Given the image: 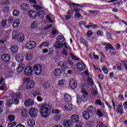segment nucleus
I'll list each match as a JSON object with an SVG mask.
<instances>
[{
	"label": "nucleus",
	"mask_w": 127,
	"mask_h": 127,
	"mask_svg": "<svg viewBox=\"0 0 127 127\" xmlns=\"http://www.w3.org/2000/svg\"><path fill=\"white\" fill-rule=\"evenodd\" d=\"M12 14L14 16H18V15H19V11L17 10H14L13 11Z\"/></svg>",
	"instance_id": "a18cd8bd"
},
{
	"label": "nucleus",
	"mask_w": 127,
	"mask_h": 127,
	"mask_svg": "<svg viewBox=\"0 0 127 127\" xmlns=\"http://www.w3.org/2000/svg\"><path fill=\"white\" fill-rule=\"evenodd\" d=\"M64 110L65 111H71L73 110V105L72 104L69 103L68 104H66L65 105H64L63 106Z\"/></svg>",
	"instance_id": "dca6fc26"
},
{
	"label": "nucleus",
	"mask_w": 127,
	"mask_h": 127,
	"mask_svg": "<svg viewBox=\"0 0 127 127\" xmlns=\"http://www.w3.org/2000/svg\"><path fill=\"white\" fill-rule=\"evenodd\" d=\"M33 57V55L29 53H26L25 55V58L27 61H30V60H31Z\"/></svg>",
	"instance_id": "c85d7f7f"
},
{
	"label": "nucleus",
	"mask_w": 127,
	"mask_h": 127,
	"mask_svg": "<svg viewBox=\"0 0 127 127\" xmlns=\"http://www.w3.org/2000/svg\"><path fill=\"white\" fill-rule=\"evenodd\" d=\"M28 13L31 18H35L37 16V12L33 10H29Z\"/></svg>",
	"instance_id": "2eb2a0df"
},
{
	"label": "nucleus",
	"mask_w": 127,
	"mask_h": 127,
	"mask_svg": "<svg viewBox=\"0 0 127 127\" xmlns=\"http://www.w3.org/2000/svg\"><path fill=\"white\" fill-rule=\"evenodd\" d=\"M64 127H70L72 126V123L69 120H66L64 123Z\"/></svg>",
	"instance_id": "cd10ccee"
},
{
	"label": "nucleus",
	"mask_w": 127,
	"mask_h": 127,
	"mask_svg": "<svg viewBox=\"0 0 127 127\" xmlns=\"http://www.w3.org/2000/svg\"><path fill=\"white\" fill-rule=\"evenodd\" d=\"M46 18H47V19L48 20V21L49 22H50V23H53V21L52 20V19H51V17H50V15H47L46 16Z\"/></svg>",
	"instance_id": "8fccbe9b"
},
{
	"label": "nucleus",
	"mask_w": 127,
	"mask_h": 127,
	"mask_svg": "<svg viewBox=\"0 0 127 127\" xmlns=\"http://www.w3.org/2000/svg\"><path fill=\"white\" fill-rule=\"evenodd\" d=\"M11 98L9 100H8L6 103V106L8 108H11V105L13 104V96H11Z\"/></svg>",
	"instance_id": "bb28decb"
},
{
	"label": "nucleus",
	"mask_w": 127,
	"mask_h": 127,
	"mask_svg": "<svg viewBox=\"0 0 127 127\" xmlns=\"http://www.w3.org/2000/svg\"><path fill=\"white\" fill-rule=\"evenodd\" d=\"M10 50L12 53H16L18 51V46L17 45H13L10 48Z\"/></svg>",
	"instance_id": "4be33fe9"
},
{
	"label": "nucleus",
	"mask_w": 127,
	"mask_h": 127,
	"mask_svg": "<svg viewBox=\"0 0 127 127\" xmlns=\"http://www.w3.org/2000/svg\"><path fill=\"white\" fill-rule=\"evenodd\" d=\"M59 42H60L61 43H63V42H64L65 41V38L62 36H58L57 38Z\"/></svg>",
	"instance_id": "e433bc0d"
},
{
	"label": "nucleus",
	"mask_w": 127,
	"mask_h": 127,
	"mask_svg": "<svg viewBox=\"0 0 127 127\" xmlns=\"http://www.w3.org/2000/svg\"><path fill=\"white\" fill-rule=\"evenodd\" d=\"M26 47L28 48L29 50H31V49L36 47V43L34 41H29L26 43Z\"/></svg>",
	"instance_id": "0eeeda50"
},
{
	"label": "nucleus",
	"mask_w": 127,
	"mask_h": 127,
	"mask_svg": "<svg viewBox=\"0 0 127 127\" xmlns=\"http://www.w3.org/2000/svg\"><path fill=\"white\" fill-rule=\"evenodd\" d=\"M58 66L63 68V69H67L68 67H67V63H64L63 61L60 62L58 64Z\"/></svg>",
	"instance_id": "aec40b11"
},
{
	"label": "nucleus",
	"mask_w": 127,
	"mask_h": 127,
	"mask_svg": "<svg viewBox=\"0 0 127 127\" xmlns=\"http://www.w3.org/2000/svg\"><path fill=\"white\" fill-rule=\"evenodd\" d=\"M62 119V116L59 115H56L54 116V120L55 121H56L57 122H58V121H60Z\"/></svg>",
	"instance_id": "a19ab883"
},
{
	"label": "nucleus",
	"mask_w": 127,
	"mask_h": 127,
	"mask_svg": "<svg viewBox=\"0 0 127 127\" xmlns=\"http://www.w3.org/2000/svg\"><path fill=\"white\" fill-rule=\"evenodd\" d=\"M106 47L105 48L108 51L109 49H112V50H115V48L112 46V45L110 44H106Z\"/></svg>",
	"instance_id": "f704fd0d"
},
{
	"label": "nucleus",
	"mask_w": 127,
	"mask_h": 127,
	"mask_svg": "<svg viewBox=\"0 0 127 127\" xmlns=\"http://www.w3.org/2000/svg\"><path fill=\"white\" fill-rule=\"evenodd\" d=\"M1 59L4 62H8L10 60V56L9 55H3L1 56Z\"/></svg>",
	"instance_id": "6ab92c4d"
},
{
	"label": "nucleus",
	"mask_w": 127,
	"mask_h": 127,
	"mask_svg": "<svg viewBox=\"0 0 127 127\" xmlns=\"http://www.w3.org/2000/svg\"><path fill=\"white\" fill-rule=\"evenodd\" d=\"M87 81H88V83H89V84H90V85L94 84V82H93V79H92V78L88 77L87 78Z\"/></svg>",
	"instance_id": "680f3d73"
},
{
	"label": "nucleus",
	"mask_w": 127,
	"mask_h": 127,
	"mask_svg": "<svg viewBox=\"0 0 127 127\" xmlns=\"http://www.w3.org/2000/svg\"><path fill=\"white\" fill-rule=\"evenodd\" d=\"M27 125L29 127H34L35 126V121L33 120H29L27 122Z\"/></svg>",
	"instance_id": "7c9ffc66"
},
{
	"label": "nucleus",
	"mask_w": 127,
	"mask_h": 127,
	"mask_svg": "<svg viewBox=\"0 0 127 127\" xmlns=\"http://www.w3.org/2000/svg\"><path fill=\"white\" fill-rule=\"evenodd\" d=\"M64 17L67 20H69V19L72 17V13H71L70 10L67 11L66 15L64 16Z\"/></svg>",
	"instance_id": "473e14b6"
},
{
	"label": "nucleus",
	"mask_w": 127,
	"mask_h": 127,
	"mask_svg": "<svg viewBox=\"0 0 127 127\" xmlns=\"http://www.w3.org/2000/svg\"><path fill=\"white\" fill-rule=\"evenodd\" d=\"M24 72L26 76H31L33 73V68L30 66H27L24 69Z\"/></svg>",
	"instance_id": "6e6552de"
},
{
	"label": "nucleus",
	"mask_w": 127,
	"mask_h": 127,
	"mask_svg": "<svg viewBox=\"0 0 127 127\" xmlns=\"http://www.w3.org/2000/svg\"><path fill=\"white\" fill-rule=\"evenodd\" d=\"M20 22H19V20L18 19H15L13 22L12 26L14 27V28H16L18 25H19Z\"/></svg>",
	"instance_id": "c756f323"
},
{
	"label": "nucleus",
	"mask_w": 127,
	"mask_h": 127,
	"mask_svg": "<svg viewBox=\"0 0 127 127\" xmlns=\"http://www.w3.org/2000/svg\"><path fill=\"white\" fill-rule=\"evenodd\" d=\"M4 12H5V13H6V12H7L8 11H9V7L8 6H6L4 8V10H3Z\"/></svg>",
	"instance_id": "338daca9"
},
{
	"label": "nucleus",
	"mask_w": 127,
	"mask_h": 127,
	"mask_svg": "<svg viewBox=\"0 0 127 127\" xmlns=\"http://www.w3.org/2000/svg\"><path fill=\"white\" fill-rule=\"evenodd\" d=\"M55 46L57 48L60 49H61L62 46H63V44H62V43H60V42H57L56 43Z\"/></svg>",
	"instance_id": "ea45409f"
},
{
	"label": "nucleus",
	"mask_w": 127,
	"mask_h": 127,
	"mask_svg": "<svg viewBox=\"0 0 127 127\" xmlns=\"http://www.w3.org/2000/svg\"><path fill=\"white\" fill-rule=\"evenodd\" d=\"M64 99L66 102H70L71 101V96L67 93L64 94Z\"/></svg>",
	"instance_id": "a878e982"
},
{
	"label": "nucleus",
	"mask_w": 127,
	"mask_h": 127,
	"mask_svg": "<svg viewBox=\"0 0 127 127\" xmlns=\"http://www.w3.org/2000/svg\"><path fill=\"white\" fill-rule=\"evenodd\" d=\"M87 111L89 112L90 114L93 113L94 112H96V107L90 105L87 108Z\"/></svg>",
	"instance_id": "412c9836"
},
{
	"label": "nucleus",
	"mask_w": 127,
	"mask_h": 127,
	"mask_svg": "<svg viewBox=\"0 0 127 127\" xmlns=\"http://www.w3.org/2000/svg\"><path fill=\"white\" fill-rule=\"evenodd\" d=\"M85 27L87 29H94V28H97V25L95 24L85 25Z\"/></svg>",
	"instance_id": "72a5a7b5"
},
{
	"label": "nucleus",
	"mask_w": 127,
	"mask_h": 127,
	"mask_svg": "<svg viewBox=\"0 0 127 127\" xmlns=\"http://www.w3.org/2000/svg\"><path fill=\"white\" fill-rule=\"evenodd\" d=\"M62 54H63V55H64V56H68V53L65 49H64L63 50Z\"/></svg>",
	"instance_id": "052dcab7"
},
{
	"label": "nucleus",
	"mask_w": 127,
	"mask_h": 127,
	"mask_svg": "<svg viewBox=\"0 0 127 127\" xmlns=\"http://www.w3.org/2000/svg\"><path fill=\"white\" fill-rule=\"evenodd\" d=\"M39 107L40 110V113L42 117H43V118H47L49 116L50 110H51L52 108L50 105L47 104L46 103H43L40 104Z\"/></svg>",
	"instance_id": "f257e3e1"
},
{
	"label": "nucleus",
	"mask_w": 127,
	"mask_h": 127,
	"mask_svg": "<svg viewBox=\"0 0 127 127\" xmlns=\"http://www.w3.org/2000/svg\"><path fill=\"white\" fill-rule=\"evenodd\" d=\"M52 113H53V114H60V111H59L58 109H53L52 111Z\"/></svg>",
	"instance_id": "e2e57ef3"
},
{
	"label": "nucleus",
	"mask_w": 127,
	"mask_h": 127,
	"mask_svg": "<svg viewBox=\"0 0 127 127\" xmlns=\"http://www.w3.org/2000/svg\"><path fill=\"white\" fill-rule=\"evenodd\" d=\"M116 113H117V114H119L120 116H123V114H124V108L116 109Z\"/></svg>",
	"instance_id": "58836bf2"
},
{
	"label": "nucleus",
	"mask_w": 127,
	"mask_h": 127,
	"mask_svg": "<svg viewBox=\"0 0 127 127\" xmlns=\"http://www.w3.org/2000/svg\"><path fill=\"white\" fill-rule=\"evenodd\" d=\"M34 71L35 72V75H39L41 74L42 71V67L39 64H37L33 66Z\"/></svg>",
	"instance_id": "39448f33"
},
{
	"label": "nucleus",
	"mask_w": 127,
	"mask_h": 127,
	"mask_svg": "<svg viewBox=\"0 0 127 127\" xmlns=\"http://www.w3.org/2000/svg\"><path fill=\"white\" fill-rule=\"evenodd\" d=\"M92 35H93V32H92V31H88L87 32V34L86 36H87V37L90 38H91Z\"/></svg>",
	"instance_id": "6e6d98bb"
},
{
	"label": "nucleus",
	"mask_w": 127,
	"mask_h": 127,
	"mask_svg": "<svg viewBox=\"0 0 127 127\" xmlns=\"http://www.w3.org/2000/svg\"><path fill=\"white\" fill-rule=\"evenodd\" d=\"M123 64L125 67L126 69L127 70V60H125L123 62Z\"/></svg>",
	"instance_id": "774afa93"
},
{
	"label": "nucleus",
	"mask_w": 127,
	"mask_h": 127,
	"mask_svg": "<svg viewBox=\"0 0 127 127\" xmlns=\"http://www.w3.org/2000/svg\"><path fill=\"white\" fill-rule=\"evenodd\" d=\"M29 114L30 117L32 118H34V117H36L38 114V110L36 108H31L29 110Z\"/></svg>",
	"instance_id": "423d86ee"
},
{
	"label": "nucleus",
	"mask_w": 127,
	"mask_h": 127,
	"mask_svg": "<svg viewBox=\"0 0 127 127\" xmlns=\"http://www.w3.org/2000/svg\"><path fill=\"white\" fill-rule=\"evenodd\" d=\"M21 115L22 117H26L27 116V111L23 109L21 111Z\"/></svg>",
	"instance_id": "4c0bfd02"
},
{
	"label": "nucleus",
	"mask_w": 127,
	"mask_h": 127,
	"mask_svg": "<svg viewBox=\"0 0 127 127\" xmlns=\"http://www.w3.org/2000/svg\"><path fill=\"white\" fill-rule=\"evenodd\" d=\"M23 66H21L20 65H19L16 68V71L18 73H20V72H22L23 71Z\"/></svg>",
	"instance_id": "79ce46f5"
},
{
	"label": "nucleus",
	"mask_w": 127,
	"mask_h": 127,
	"mask_svg": "<svg viewBox=\"0 0 127 127\" xmlns=\"http://www.w3.org/2000/svg\"><path fill=\"white\" fill-rule=\"evenodd\" d=\"M33 97H36V96H42L40 92L38 91H36L33 93Z\"/></svg>",
	"instance_id": "49530a36"
},
{
	"label": "nucleus",
	"mask_w": 127,
	"mask_h": 127,
	"mask_svg": "<svg viewBox=\"0 0 127 127\" xmlns=\"http://www.w3.org/2000/svg\"><path fill=\"white\" fill-rule=\"evenodd\" d=\"M89 12L90 13H92V14H98V13H99V12H100V11L90 10H89Z\"/></svg>",
	"instance_id": "5fc2aeb1"
},
{
	"label": "nucleus",
	"mask_w": 127,
	"mask_h": 127,
	"mask_svg": "<svg viewBox=\"0 0 127 127\" xmlns=\"http://www.w3.org/2000/svg\"><path fill=\"white\" fill-rule=\"evenodd\" d=\"M65 84V79H61L59 81V85L60 86H63Z\"/></svg>",
	"instance_id": "864d4df0"
},
{
	"label": "nucleus",
	"mask_w": 127,
	"mask_h": 127,
	"mask_svg": "<svg viewBox=\"0 0 127 127\" xmlns=\"http://www.w3.org/2000/svg\"><path fill=\"white\" fill-rule=\"evenodd\" d=\"M54 74L55 76H60V74H61V69L59 68H55L54 70Z\"/></svg>",
	"instance_id": "5701e85b"
},
{
	"label": "nucleus",
	"mask_w": 127,
	"mask_h": 127,
	"mask_svg": "<svg viewBox=\"0 0 127 127\" xmlns=\"http://www.w3.org/2000/svg\"><path fill=\"white\" fill-rule=\"evenodd\" d=\"M8 119L10 122H13V121H14V116L9 115L8 116Z\"/></svg>",
	"instance_id": "3c124183"
},
{
	"label": "nucleus",
	"mask_w": 127,
	"mask_h": 127,
	"mask_svg": "<svg viewBox=\"0 0 127 127\" xmlns=\"http://www.w3.org/2000/svg\"><path fill=\"white\" fill-rule=\"evenodd\" d=\"M82 116L84 120H86V121L90 120V113H89V112H88L87 110L83 111Z\"/></svg>",
	"instance_id": "4468645a"
},
{
	"label": "nucleus",
	"mask_w": 127,
	"mask_h": 127,
	"mask_svg": "<svg viewBox=\"0 0 127 127\" xmlns=\"http://www.w3.org/2000/svg\"><path fill=\"white\" fill-rule=\"evenodd\" d=\"M37 26H38V23L36 21H33L30 25L31 29H35Z\"/></svg>",
	"instance_id": "393cba45"
},
{
	"label": "nucleus",
	"mask_w": 127,
	"mask_h": 127,
	"mask_svg": "<svg viewBox=\"0 0 127 127\" xmlns=\"http://www.w3.org/2000/svg\"><path fill=\"white\" fill-rule=\"evenodd\" d=\"M78 86L77 81L75 79H71L69 81V86L71 89H76Z\"/></svg>",
	"instance_id": "f8f14e48"
},
{
	"label": "nucleus",
	"mask_w": 127,
	"mask_h": 127,
	"mask_svg": "<svg viewBox=\"0 0 127 127\" xmlns=\"http://www.w3.org/2000/svg\"><path fill=\"white\" fill-rule=\"evenodd\" d=\"M95 105H97L98 106H103V103H102V100H97L95 101Z\"/></svg>",
	"instance_id": "09e8293b"
},
{
	"label": "nucleus",
	"mask_w": 127,
	"mask_h": 127,
	"mask_svg": "<svg viewBox=\"0 0 127 127\" xmlns=\"http://www.w3.org/2000/svg\"><path fill=\"white\" fill-rule=\"evenodd\" d=\"M33 7L35 10H39V9H42V7L36 4H34Z\"/></svg>",
	"instance_id": "c03bdc74"
},
{
	"label": "nucleus",
	"mask_w": 127,
	"mask_h": 127,
	"mask_svg": "<svg viewBox=\"0 0 127 127\" xmlns=\"http://www.w3.org/2000/svg\"><path fill=\"white\" fill-rule=\"evenodd\" d=\"M69 55L71 56L72 59H73V60H75L76 61H79V60H80V59L79 58H77L76 57V56H75L74 55H73V54H72V53H69Z\"/></svg>",
	"instance_id": "37998d69"
},
{
	"label": "nucleus",
	"mask_w": 127,
	"mask_h": 127,
	"mask_svg": "<svg viewBox=\"0 0 127 127\" xmlns=\"http://www.w3.org/2000/svg\"><path fill=\"white\" fill-rule=\"evenodd\" d=\"M24 82H27V84L26 85V89L27 90H29L30 89H32V88H34L35 86V82L34 80H29L28 78H26L24 80Z\"/></svg>",
	"instance_id": "20e7f679"
},
{
	"label": "nucleus",
	"mask_w": 127,
	"mask_h": 127,
	"mask_svg": "<svg viewBox=\"0 0 127 127\" xmlns=\"http://www.w3.org/2000/svg\"><path fill=\"white\" fill-rule=\"evenodd\" d=\"M16 122H12V123H10L8 124L7 127H15V126H16Z\"/></svg>",
	"instance_id": "de8ad7c7"
},
{
	"label": "nucleus",
	"mask_w": 127,
	"mask_h": 127,
	"mask_svg": "<svg viewBox=\"0 0 127 127\" xmlns=\"http://www.w3.org/2000/svg\"><path fill=\"white\" fill-rule=\"evenodd\" d=\"M13 39H17L19 42H21L24 40V34L20 33H18L16 31L13 32L12 34Z\"/></svg>",
	"instance_id": "f03ea898"
},
{
	"label": "nucleus",
	"mask_w": 127,
	"mask_h": 127,
	"mask_svg": "<svg viewBox=\"0 0 127 127\" xmlns=\"http://www.w3.org/2000/svg\"><path fill=\"white\" fill-rule=\"evenodd\" d=\"M37 101H38V102H42V101H43V98L42 97L40 96H38L37 97Z\"/></svg>",
	"instance_id": "0e129e2a"
},
{
	"label": "nucleus",
	"mask_w": 127,
	"mask_h": 127,
	"mask_svg": "<svg viewBox=\"0 0 127 127\" xmlns=\"http://www.w3.org/2000/svg\"><path fill=\"white\" fill-rule=\"evenodd\" d=\"M13 103H14V105H18V103L19 102L18 101V100L16 99L15 97H13Z\"/></svg>",
	"instance_id": "4d7b16f0"
},
{
	"label": "nucleus",
	"mask_w": 127,
	"mask_h": 127,
	"mask_svg": "<svg viewBox=\"0 0 127 127\" xmlns=\"http://www.w3.org/2000/svg\"><path fill=\"white\" fill-rule=\"evenodd\" d=\"M76 65L79 71H84L86 69V64L83 62L77 63Z\"/></svg>",
	"instance_id": "1a4fd4ad"
},
{
	"label": "nucleus",
	"mask_w": 127,
	"mask_h": 127,
	"mask_svg": "<svg viewBox=\"0 0 127 127\" xmlns=\"http://www.w3.org/2000/svg\"><path fill=\"white\" fill-rule=\"evenodd\" d=\"M50 87V83L47 81H45L43 83V88L44 90H48Z\"/></svg>",
	"instance_id": "b1692460"
},
{
	"label": "nucleus",
	"mask_w": 127,
	"mask_h": 127,
	"mask_svg": "<svg viewBox=\"0 0 127 127\" xmlns=\"http://www.w3.org/2000/svg\"><path fill=\"white\" fill-rule=\"evenodd\" d=\"M15 59L18 63H22V62H23V57H22L21 54L16 56Z\"/></svg>",
	"instance_id": "a211bd4d"
},
{
	"label": "nucleus",
	"mask_w": 127,
	"mask_h": 127,
	"mask_svg": "<svg viewBox=\"0 0 127 127\" xmlns=\"http://www.w3.org/2000/svg\"><path fill=\"white\" fill-rule=\"evenodd\" d=\"M79 120L80 117L76 114L72 115L70 117V121H71L72 123H79Z\"/></svg>",
	"instance_id": "9d476101"
},
{
	"label": "nucleus",
	"mask_w": 127,
	"mask_h": 127,
	"mask_svg": "<svg viewBox=\"0 0 127 127\" xmlns=\"http://www.w3.org/2000/svg\"><path fill=\"white\" fill-rule=\"evenodd\" d=\"M97 114L99 118H102V117H103V113L101 110H97Z\"/></svg>",
	"instance_id": "603ef678"
},
{
	"label": "nucleus",
	"mask_w": 127,
	"mask_h": 127,
	"mask_svg": "<svg viewBox=\"0 0 127 127\" xmlns=\"http://www.w3.org/2000/svg\"><path fill=\"white\" fill-rule=\"evenodd\" d=\"M43 46H46V47H49V44H48V43L46 42H44L42 43L39 46L40 49H42V48H43Z\"/></svg>",
	"instance_id": "c9c22d12"
},
{
	"label": "nucleus",
	"mask_w": 127,
	"mask_h": 127,
	"mask_svg": "<svg viewBox=\"0 0 127 127\" xmlns=\"http://www.w3.org/2000/svg\"><path fill=\"white\" fill-rule=\"evenodd\" d=\"M29 5L26 3H23L20 5V8L21 10H27L28 9H29Z\"/></svg>",
	"instance_id": "f3484780"
},
{
	"label": "nucleus",
	"mask_w": 127,
	"mask_h": 127,
	"mask_svg": "<svg viewBox=\"0 0 127 127\" xmlns=\"http://www.w3.org/2000/svg\"><path fill=\"white\" fill-rule=\"evenodd\" d=\"M102 70L103 71L104 74H108V69H107V68H106L105 67H102Z\"/></svg>",
	"instance_id": "69168bd1"
},
{
	"label": "nucleus",
	"mask_w": 127,
	"mask_h": 127,
	"mask_svg": "<svg viewBox=\"0 0 127 127\" xmlns=\"http://www.w3.org/2000/svg\"><path fill=\"white\" fill-rule=\"evenodd\" d=\"M92 95L94 97H96L97 95H99V93H98V91L97 90H93L92 92Z\"/></svg>",
	"instance_id": "13d9d810"
},
{
	"label": "nucleus",
	"mask_w": 127,
	"mask_h": 127,
	"mask_svg": "<svg viewBox=\"0 0 127 127\" xmlns=\"http://www.w3.org/2000/svg\"><path fill=\"white\" fill-rule=\"evenodd\" d=\"M0 85H1V86L0 87V90L1 91H3V90L6 88L4 79L2 77H0Z\"/></svg>",
	"instance_id": "9b49d317"
},
{
	"label": "nucleus",
	"mask_w": 127,
	"mask_h": 127,
	"mask_svg": "<svg viewBox=\"0 0 127 127\" xmlns=\"http://www.w3.org/2000/svg\"><path fill=\"white\" fill-rule=\"evenodd\" d=\"M117 110H119L123 109V103H120V104L116 105Z\"/></svg>",
	"instance_id": "bf43d9fd"
},
{
	"label": "nucleus",
	"mask_w": 127,
	"mask_h": 127,
	"mask_svg": "<svg viewBox=\"0 0 127 127\" xmlns=\"http://www.w3.org/2000/svg\"><path fill=\"white\" fill-rule=\"evenodd\" d=\"M11 97H12L13 98H17L18 99H20L21 98V93H20V92L13 93L11 95Z\"/></svg>",
	"instance_id": "2f4dec72"
},
{
	"label": "nucleus",
	"mask_w": 127,
	"mask_h": 127,
	"mask_svg": "<svg viewBox=\"0 0 127 127\" xmlns=\"http://www.w3.org/2000/svg\"><path fill=\"white\" fill-rule=\"evenodd\" d=\"M82 96L81 97L77 98V103H81V102H83L85 103L87 101V98L88 97V92L86 91L84 89H81Z\"/></svg>",
	"instance_id": "7ed1b4c3"
},
{
	"label": "nucleus",
	"mask_w": 127,
	"mask_h": 127,
	"mask_svg": "<svg viewBox=\"0 0 127 127\" xmlns=\"http://www.w3.org/2000/svg\"><path fill=\"white\" fill-rule=\"evenodd\" d=\"M24 105L25 107H32L34 105V102L32 99H27L25 101Z\"/></svg>",
	"instance_id": "ddd939ff"
}]
</instances>
